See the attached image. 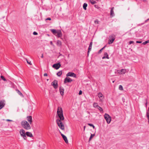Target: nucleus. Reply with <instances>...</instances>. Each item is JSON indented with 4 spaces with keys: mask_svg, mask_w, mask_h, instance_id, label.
<instances>
[{
    "mask_svg": "<svg viewBox=\"0 0 149 149\" xmlns=\"http://www.w3.org/2000/svg\"><path fill=\"white\" fill-rule=\"evenodd\" d=\"M5 102V101L4 100H2L0 101V103H1V102Z\"/></svg>",
    "mask_w": 149,
    "mask_h": 149,
    "instance_id": "obj_44",
    "label": "nucleus"
},
{
    "mask_svg": "<svg viewBox=\"0 0 149 149\" xmlns=\"http://www.w3.org/2000/svg\"><path fill=\"white\" fill-rule=\"evenodd\" d=\"M136 42L137 43H142V41H136Z\"/></svg>",
    "mask_w": 149,
    "mask_h": 149,
    "instance_id": "obj_40",
    "label": "nucleus"
},
{
    "mask_svg": "<svg viewBox=\"0 0 149 149\" xmlns=\"http://www.w3.org/2000/svg\"><path fill=\"white\" fill-rule=\"evenodd\" d=\"M72 81V80L70 78V77H66L64 79V83H67L71 82Z\"/></svg>",
    "mask_w": 149,
    "mask_h": 149,
    "instance_id": "obj_10",
    "label": "nucleus"
},
{
    "mask_svg": "<svg viewBox=\"0 0 149 149\" xmlns=\"http://www.w3.org/2000/svg\"><path fill=\"white\" fill-rule=\"evenodd\" d=\"M134 42L133 41H130L129 42V44H131L134 43Z\"/></svg>",
    "mask_w": 149,
    "mask_h": 149,
    "instance_id": "obj_39",
    "label": "nucleus"
},
{
    "mask_svg": "<svg viewBox=\"0 0 149 149\" xmlns=\"http://www.w3.org/2000/svg\"><path fill=\"white\" fill-rule=\"evenodd\" d=\"M114 81H113L112 82H113V83H114Z\"/></svg>",
    "mask_w": 149,
    "mask_h": 149,
    "instance_id": "obj_53",
    "label": "nucleus"
},
{
    "mask_svg": "<svg viewBox=\"0 0 149 149\" xmlns=\"http://www.w3.org/2000/svg\"><path fill=\"white\" fill-rule=\"evenodd\" d=\"M41 57L42 58H43V54H42V56H41Z\"/></svg>",
    "mask_w": 149,
    "mask_h": 149,
    "instance_id": "obj_50",
    "label": "nucleus"
},
{
    "mask_svg": "<svg viewBox=\"0 0 149 149\" xmlns=\"http://www.w3.org/2000/svg\"><path fill=\"white\" fill-rule=\"evenodd\" d=\"M51 85L53 86L54 88L56 89L58 87V81L56 80H54L52 82Z\"/></svg>",
    "mask_w": 149,
    "mask_h": 149,
    "instance_id": "obj_7",
    "label": "nucleus"
},
{
    "mask_svg": "<svg viewBox=\"0 0 149 149\" xmlns=\"http://www.w3.org/2000/svg\"><path fill=\"white\" fill-rule=\"evenodd\" d=\"M106 58V57H105V56H103V57H102V58L103 59H104V58Z\"/></svg>",
    "mask_w": 149,
    "mask_h": 149,
    "instance_id": "obj_49",
    "label": "nucleus"
},
{
    "mask_svg": "<svg viewBox=\"0 0 149 149\" xmlns=\"http://www.w3.org/2000/svg\"><path fill=\"white\" fill-rule=\"evenodd\" d=\"M51 20V19L50 17L47 18V19H45L46 20Z\"/></svg>",
    "mask_w": 149,
    "mask_h": 149,
    "instance_id": "obj_41",
    "label": "nucleus"
},
{
    "mask_svg": "<svg viewBox=\"0 0 149 149\" xmlns=\"http://www.w3.org/2000/svg\"><path fill=\"white\" fill-rule=\"evenodd\" d=\"M116 38V36L114 35H112L110 36L109 37L108 40V43L109 44H112Z\"/></svg>",
    "mask_w": 149,
    "mask_h": 149,
    "instance_id": "obj_4",
    "label": "nucleus"
},
{
    "mask_svg": "<svg viewBox=\"0 0 149 149\" xmlns=\"http://www.w3.org/2000/svg\"><path fill=\"white\" fill-rule=\"evenodd\" d=\"M114 9V7H112L111 8L110 13V16L111 17H112L115 15V14L113 11Z\"/></svg>",
    "mask_w": 149,
    "mask_h": 149,
    "instance_id": "obj_11",
    "label": "nucleus"
},
{
    "mask_svg": "<svg viewBox=\"0 0 149 149\" xmlns=\"http://www.w3.org/2000/svg\"><path fill=\"white\" fill-rule=\"evenodd\" d=\"M50 31L57 37H60L62 36V33L60 30L57 31L55 29H51Z\"/></svg>",
    "mask_w": 149,
    "mask_h": 149,
    "instance_id": "obj_3",
    "label": "nucleus"
},
{
    "mask_svg": "<svg viewBox=\"0 0 149 149\" xmlns=\"http://www.w3.org/2000/svg\"><path fill=\"white\" fill-rule=\"evenodd\" d=\"M104 118L107 123H110L111 120V118L109 115L106 113H105L104 115Z\"/></svg>",
    "mask_w": 149,
    "mask_h": 149,
    "instance_id": "obj_5",
    "label": "nucleus"
},
{
    "mask_svg": "<svg viewBox=\"0 0 149 149\" xmlns=\"http://www.w3.org/2000/svg\"><path fill=\"white\" fill-rule=\"evenodd\" d=\"M119 88L120 90H123V88L122 86L121 85H119Z\"/></svg>",
    "mask_w": 149,
    "mask_h": 149,
    "instance_id": "obj_31",
    "label": "nucleus"
},
{
    "mask_svg": "<svg viewBox=\"0 0 149 149\" xmlns=\"http://www.w3.org/2000/svg\"><path fill=\"white\" fill-rule=\"evenodd\" d=\"M57 113L58 117L60 118V119H58L56 120L57 125L61 130H65V127L64 125L61 121L63 120L64 119L61 107H59L58 108Z\"/></svg>",
    "mask_w": 149,
    "mask_h": 149,
    "instance_id": "obj_1",
    "label": "nucleus"
},
{
    "mask_svg": "<svg viewBox=\"0 0 149 149\" xmlns=\"http://www.w3.org/2000/svg\"><path fill=\"white\" fill-rule=\"evenodd\" d=\"M19 133L21 136L23 137L24 139L26 138V133H25V130L23 129H21L19 131Z\"/></svg>",
    "mask_w": 149,
    "mask_h": 149,
    "instance_id": "obj_6",
    "label": "nucleus"
},
{
    "mask_svg": "<svg viewBox=\"0 0 149 149\" xmlns=\"http://www.w3.org/2000/svg\"><path fill=\"white\" fill-rule=\"evenodd\" d=\"M1 79H2L4 81H6V79H5V78L3 76H1Z\"/></svg>",
    "mask_w": 149,
    "mask_h": 149,
    "instance_id": "obj_30",
    "label": "nucleus"
},
{
    "mask_svg": "<svg viewBox=\"0 0 149 149\" xmlns=\"http://www.w3.org/2000/svg\"><path fill=\"white\" fill-rule=\"evenodd\" d=\"M126 70L125 69H122L121 70V72H122L123 74H124L126 72Z\"/></svg>",
    "mask_w": 149,
    "mask_h": 149,
    "instance_id": "obj_32",
    "label": "nucleus"
},
{
    "mask_svg": "<svg viewBox=\"0 0 149 149\" xmlns=\"http://www.w3.org/2000/svg\"><path fill=\"white\" fill-rule=\"evenodd\" d=\"M6 121H12V120H9V119H7L6 120Z\"/></svg>",
    "mask_w": 149,
    "mask_h": 149,
    "instance_id": "obj_47",
    "label": "nucleus"
},
{
    "mask_svg": "<svg viewBox=\"0 0 149 149\" xmlns=\"http://www.w3.org/2000/svg\"><path fill=\"white\" fill-rule=\"evenodd\" d=\"M106 47V45L104 46V47L101 49L98 52V54H100L101 53L102 51L104 48Z\"/></svg>",
    "mask_w": 149,
    "mask_h": 149,
    "instance_id": "obj_24",
    "label": "nucleus"
},
{
    "mask_svg": "<svg viewBox=\"0 0 149 149\" xmlns=\"http://www.w3.org/2000/svg\"><path fill=\"white\" fill-rule=\"evenodd\" d=\"M33 34L34 35H36L38 34V33L36 31H34L33 32Z\"/></svg>",
    "mask_w": 149,
    "mask_h": 149,
    "instance_id": "obj_38",
    "label": "nucleus"
},
{
    "mask_svg": "<svg viewBox=\"0 0 149 149\" xmlns=\"http://www.w3.org/2000/svg\"><path fill=\"white\" fill-rule=\"evenodd\" d=\"M50 44L51 45H53V42H52V41H51L50 42Z\"/></svg>",
    "mask_w": 149,
    "mask_h": 149,
    "instance_id": "obj_48",
    "label": "nucleus"
},
{
    "mask_svg": "<svg viewBox=\"0 0 149 149\" xmlns=\"http://www.w3.org/2000/svg\"><path fill=\"white\" fill-rule=\"evenodd\" d=\"M61 64L60 63L54 64L53 65L52 67L56 70L58 69L61 67Z\"/></svg>",
    "mask_w": 149,
    "mask_h": 149,
    "instance_id": "obj_8",
    "label": "nucleus"
},
{
    "mask_svg": "<svg viewBox=\"0 0 149 149\" xmlns=\"http://www.w3.org/2000/svg\"><path fill=\"white\" fill-rule=\"evenodd\" d=\"M66 76L68 77V76L73 77H74L76 78L77 75L76 74L73 72H69L66 75Z\"/></svg>",
    "mask_w": 149,
    "mask_h": 149,
    "instance_id": "obj_9",
    "label": "nucleus"
},
{
    "mask_svg": "<svg viewBox=\"0 0 149 149\" xmlns=\"http://www.w3.org/2000/svg\"><path fill=\"white\" fill-rule=\"evenodd\" d=\"M87 4L86 3H84L83 5V8L85 10H86V7L87 6Z\"/></svg>",
    "mask_w": 149,
    "mask_h": 149,
    "instance_id": "obj_20",
    "label": "nucleus"
},
{
    "mask_svg": "<svg viewBox=\"0 0 149 149\" xmlns=\"http://www.w3.org/2000/svg\"><path fill=\"white\" fill-rule=\"evenodd\" d=\"M92 46H89L88 48V50L87 52V56H88L89 55V53L90 52V51L92 49Z\"/></svg>",
    "mask_w": 149,
    "mask_h": 149,
    "instance_id": "obj_19",
    "label": "nucleus"
},
{
    "mask_svg": "<svg viewBox=\"0 0 149 149\" xmlns=\"http://www.w3.org/2000/svg\"><path fill=\"white\" fill-rule=\"evenodd\" d=\"M82 91L81 90L80 91L79 93V95H81L82 93Z\"/></svg>",
    "mask_w": 149,
    "mask_h": 149,
    "instance_id": "obj_42",
    "label": "nucleus"
},
{
    "mask_svg": "<svg viewBox=\"0 0 149 149\" xmlns=\"http://www.w3.org/2000/svg\"><path fill=\"white\" fill-rule=\"evenodd\" d=\"M88 124V125H90V126H92L93 127V128H95V126L92 124Z\"/></svg>",
    "mask_w": 149,
    "mask_h": 149,
    "instance_id": "obj_37",
    "label": "nucleus"
},
{
    "mask_svg": "<svg viewBox=\"0 0 149 149\" xmlns=\"http://www.w3.org/2000/svg\"><path fill=\"white\" fill-rule=\"evenodd\" d=\"M60 133H61V136H62L65 143H68V141L67 137L63 134H62L61 132H60Z\"/></svg>",
    "mask_w": 149,
    "mask_h": 149,
    "instance_id": "obj_13",
    "label": "nucleus"
},
{
    "mask_svg": "<svg viewBox=\"0 0 149 149\" xmlns=\"http://www.w3.org/2000/svg\"><path fill=\"white\" fill-rule=\"evenodd\" d=\"M146 116L148 120V123L149 124V113L147 112L146 113Z\"/></svg>",
    "mask_w": 149,
    "mask_h": 149,
    "instance_id": "obj_22",
    "label": "nucleus"
},
{
    "mask_svg": "<svg viewBox=\"0 0 149 149\" xmlns=\"http://www.w3.org/2000/svg\"><path fill=\"white\" fill-rule=\"evenodd\" d=\"M98 96L101 100H102V99H103L104 97V96L101 93H98Z\"/></svg>",
    "mask_w": 149,
    "mask_h": 149,
    "instance_id": "obj_15",
    "label": "nucleus"
},
{
    "mask_svg": "<svg viewBox=\"0 0 149 149\" xmlns=\"http://www.w3.org/2000/svg\"><path fill=\"white\" fill-rule=\"evenodd\" d=\"M147 103H146V106H147Z\"/></svg>",
    "mask_w": 149,
    "mask_h": 149,
    "instance_id": "obj_51",
    "label": "nucleus"
},
{
    "mask_svg": "<svg viewBox=\"0 0 149 149\" xmlns=\"http://www.w3.org/2000/svg\"><path fill=\"white\" fill-rule=\"evenodd\" d=\"M4 103H0V109H1L4 106Z\"/></svg>",
    "mask_w": 149,
    "mask_h": 149,
    "instance_id": "obj_25",
    "label": "nucleus"
},
{
    "mask_svg": "<svg viewBox=\"0 0 149 149\" xmlns=\"http://www.w3.org/2000/svg\"><path fill=\"white\" fill-rule=\"evenodd\" d=\"M94 6L96 8H97L98 9H100V7H99L98 6V5H94Z\"/></svg>",
    "mask_w": 149,
    "mask_h": 149,
    "instance_id": "obj_34",
    "label": "nucleus"
},
{
    "mask_svg": "<svg viewBox=\"0 0 149 149\" xmlns=\"http://www.w3.org/2000/svg\"><path fill=\"white\" fill-rule=\"evenodd\" d=\"M149 20V18L145 21V22H146L147 21Z\"/></svg>",
    "mask_w": 149,
    "mask_h": 149,
    "instance_id": "obj_46",
    "label": "nucleus"
},
{
    "mask_svg": "<svg viewBox=\"0 0 149 149\" xmlns=\"http://www.w3.org/2000/svg\"><path fill=\"white\" fill-rule=\"evenodd\" d=\"M94 22L95 24H99V21L98 19H96L95 21Z\"/></svg>",
    "mask_w": 149,
    "mask_h": 149,
    "instance_id": "obj_36",
    "label": "nucleus"
},
{
    "mask_svg": "<svg viewBox=\"0 0 149 149\" xmlns=\"http://www.w3.org/2000/svg\"><path fill=\"white\" fill-rule=\"evenodd\" d=\"M48 75L47 74V73H45L44 74V76H47Z\"/></svg>",
    "mask_w": 149,
    "mask_h": 149,
    "instance_id": "obj_43",
    "label": "nucleus"
},
{
    "mask_svg": "<svg viewBox=\"0 0 149 149\" xmlns=\"http://www.w3.org/2000/svg\"><path fill=\"white\" fill-rule=\"evenodd\" d=\"M149 42V40H147L144 42H143L142 43V44L143 45H145Z\"/></svg>",
    "mask_w": 149,
    "mask_h": 149,
    "instance_id": "obj_28",
    "label": "nucleus"
},
{
    "mask_svg": "<svg viewBox=\"0 0 149 149\" xmlns=\"http://www.w3.org/2000/svg\"><path fill=\"white\" fill-rule=\"evenodd\" d=\"M90 1L92 4H94L96 3V2L94 0H89Z\"/></svg>",
    "mask_w": 149,
    "mask_h": 149,
    "instance_id": "obj_23",
    "label": "nucleus"
},
{
    "mask_svg": "<svg viewBox=\"0 0 149 149\" xmlns=\"http://www.w3.org/2000/svg\"><path fill=\"white\" fill-rule=\"evenodd\" d=\"M93 106L94 107H98V106H99L97 104V103H94Z\"/></svg>",
    "mask_w": 149,
    "mask_h": 149,
    "instance_id": "obj_29",
    "label": "nucleus"
},
{
    "mask_svg": "<svg viewBox=\"0 0 149 149\" xmlns=\"http://www.w3.org/2000/svg\"><path fill=\"white\" fill-rule=\"evenodd\" d=\"M26 60L28 64H29L30 65H32V64L31 63V61L29 62L28 60L26 58Z\"/></svg>",
    "mask_w": 149,
    "mask_h": 149,
    "instance_id": "obj_35",
    "label": "nucleus"
},
{
    "mask_svg": "<svg viewBox=\"0 0 149 149\" xmlns=\"http://www.w3.org/2000/svg\"><path fill=\"white\" fill-rule=\"evenodd\" d=\"M26 135L30 137H32L33 136L31 132H26Z\"/></svg>",
    "mask_w": 149,
    "mask_h": 149,
    "instance_id": "obj_16",
    "label": "nucleus"
},
{
    "mask_svg": "<svg viewBox=\"0 0 149 149\" xmlns=\"http://www.w3.org/2000/svg\"><path fill=\"white\" fill-rule=\"evenodd\" d=\"M21 124L22 126L25 129L28 130L31 129V127L29 123L26 120L22 121Z\"/></svg>",
    "mask_w": 149,
    "mask_h": 149,
    "instance_id": "obj_2",
    "label": "nucleus"
},
{
    "mask_svg": "<svg viewBox=\"0 0 149 149\" xmlns=\"http://www.w3.org/2000/svg\"><path fill=\"white\" fill-rule=\"evenodd\" d=\"M48 80H49V79H47V81H48Z\"/></svg>",
    "mask_w": 149,
    "mask_h": 149,
    "instance_id": "obj_54",
    "label": "nucleus"
},
{
    "mask_svg": "<svg viewBox=\"0 0 149 149\" xmlns=\"http://www.w3.org/2000/svg\"><path fill=\"white\" fill-rule=\"evenodd\" d=\"M104 55L106 57V58L109 59V58L108 57V54L107 52H105L104 54Z\"/></svg>",
    "mask_w": 149,
    "mask_h": 149,
    "instance_id": "obj_26",
    "label": "nucleus"
},
{
    "mask_svg": "<svg viewBox=\"0 0 149 149\" xmlns=\"http://www.w3.org/2000/svg\"><path fill=\"white\" fill-rule=\"evenodd\" d=\"M62 73V71L61 70L57 72V75L58 76L60 77Z\"/></svg>",
    "mask_w": 149,
    "mask_h": 149,
    "instance_id": "obj_21",
    "label": "nucleus"
},
{
    "mask_svg": "<svg viewBox=\"0 0 149 149\" xmlns=\"http://www.w3.org/2000/svg\"><path fill=\"white\" fill-rule=\"evenodd\" d=\"M59 91L61 95H63L64 92V88L63 87H62L61 86V87H60Z\"/></svg>",
    "mask_w": 149,
    "mask_h": 149,
    "instance_id": "obj_14",
    "label": "nucleus"
},
{
    "mask_svg": "<svg viewBox=\"0 0 149 149\" xmlns=\"http://www.w3.org/2000/svg\"><path fill=\"white\" fill-rule=\"evenodd\" d=\"M92 44H93V42H90V45H89V46H92Z\"/></svg>",
    "mask_w": 149,
    "mask_h": 149,
    "instance_id": "obj_45",
    "label": "nucleus"
},
{
    "mask_svg": "<svg viewBox=\"0 0 149 149\" xmlns=\"http://www.w3.org/2000/svg\"><path fill=\"white\" fill-rule=\"evenodd\" d=\"M16 91L17 93L19 95H20L21 96H22V97H24V95H23V94L19 90H18V89H16Z\"/></svg>",
    "mask_w": 149,
    "mask_h": 149,
    "instance_id": "obj_18",
    "label": "nucleus"
},
{
    "mask_svg": "<svg viewBox=\"0 0 149 149\" xmlns=\"http://www.w3.org/2000/svg\"><path fill=\"white\" fill-rule=\"evenodd\" d=\"M27 120L30 124H31L33 122L32 117L31 116H27Z\"/></svg>",
    "mask_w": 149,
    "mask_h": 149,
    "instance_id": "obj_12",
    "label": "nucleus"
},
{
    "mask_svg": "<svg viewBox=\"0 0 149 149\" xmlns=\"http://www.w3.org/2000/svg\"><path fill=\"white\" fill-rule=\"evenodd\" d=\"M97 108L100 111H103V109L101 107L99 106H98V107H97Z\"/></svg>",
    "mask_w": 149,
    "mask_h": 149,
    "instance_id": "obj_33",
    "label": "nucleus"
},
{
    "mask_svg": "<svg viewBox=\"0 0 149 149\" xmlns=\"http://www.w3.org/2000/svg\"><path fill=\"white\" fill-rule=\"evenodd\" d=\"M56 45L57 46L59 47H61L62 45V43L59 40H57L56 43Z\"/></svg>",
    "mask_w": 149,
    "mask_h": 149,
    "instance_id": "obj_17",
    "label": "nucleus"
},
{
    "mask_svg": "<svg viewBox=\"0 0 149 149\" xmlns=\"http://www.w3.org/2000/svg\"><path fill=\"white\" fill-rule=\"evenodd\" d=\"M85 126H84V130H85Z\"/></svg>",
    "mask_w": 149,
    "mask_h": 149,
    "instance_id": "obj_52",
    "label": "nucleus"
},
{
    "mask_svg": "<svg viewBox=\"0 0 149 149\" xmlns=\"http://www.w3.org/2000/svg\"><path fill=\"white\" fill-rule=\"evenodd\" d=\"M94 135H95L94 134H91V136L89 139V141H90V140H91V139L93 138V136H94Z\"/></svg>",
    "mask_w": 149,
    "mask_h": 149,
    "instance_id": "obj_27",
    "label": "nucleus"
}]
</instances>
